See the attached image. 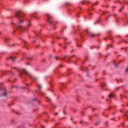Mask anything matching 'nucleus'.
Segmentation results:
<instances>
[{"label": "nucleus", "mask_w": 128, "mask_h": 128, "mask_svg": "<svg viewBox=\"0 0 128 128\" xmlns=\"http://www.w3.org/2000/svg\"><path fill=\"white\" fill-rule=\"evenodd\" d=\"M19 72L20 74V78H22V76H20L21 74H28V76H29L31 78H34L35 80L38 79V78H36V77L34 76L32 74L28 72L26 70L24 69H22L21 71Z\"/></svg>", "instance_id": "f03ea898"}, {"label": "nucleus", "mask_w": 128, "mask_h": 128, "mask_svg": "<svg viewBox=\"0 0 128 128\" xmlns=\"http://www.w3.org/2000/svg\"><path fill=\"white\" fill-rule=\"evenodd\" d=\"M60 38H58V39L59 40Z\"/></svg>", "instance_id": "c03bdc74"}, {"label": "nucleus", "mask_w": 128, "mask_h": 128, "mask_svg": "<svg viewBox=\"0 0 128 128\" xmlns=\"http://www.w3.org/2000/svg\"><path fill=\"white\" fill-rule=\"evenodd\" d=\"M70 120H72V118H70Z\"/></svg>", "instance_id": "72a5a7b5"}, {"label": "nucleus", "mask_w": 128, "mask_h": 128, "mask_svg": "<svg viewBox=\"0 0 128 128\" xmlns=\"http://www.w3.org/2000/svg\"><path fill=\"white\" fill-rule=\"evenodd\" d=\"M82 4H84V2H82Z\"/></svg>", "instance_id": "5701e85b"}, {"label": "nucleus", "mask_w": 128, "mask_h": 128, "mask_svg": "<svg viewBox=\"0 0 128 128\" xmlns=\"http://www.w3.org/2000/svg\"><path fill=\"white\" fill-rule=\"evenodd\" d=\"M62 84L63 86H64V84Z\"/></svg>", "instance_id": "4c0bfd02"}, {"label": "nucleus", "mask_w": 128, "mask_h": 128, "mask_svg": "<svg viewBox=\"0 0 128 128\" xmlns=\"http://www.w3.org/2000/svg\"><path fill=\"white\" fill-rule=\"evenodd\" d=\"M31 16H32V18H34V14H32V15H31Z\"/></svg>", "instance_id": "6ab92c4d"}, {"label": "nucleus", "mask_w": 128, "mask_h": 128, "mask_svg": "<svg viewBox=\"0 0 128 128\" xmlns=\"http://www.w3.org/2000/svg\"><path fill=\"white\" fill-rule=\"evenodd\" d=\"M70 44H72V42H70Z\"/></svg>", "instance_id": "ea45409f"}, {"label": "nucleus", "mask_w": 128, "mask_h": 128, "mask_svg": "<svg viewBox=\"0 0 128 128\" xmlns=\"http://www.w3.org/2000/svg\"><path fill=\"white\" fill-rule=\"evenodd\" d=\"M26 13L22 12L21 10H19L16 14V16L19 18V20L18 24H16L15 26H16V28H21L22 24H24V20H22V18L24 16H25Z\"/></svg>", "instance_id": "f257e3e1"}, {"label": "nucleus", "mask_w": 128, "mask_h": 128, "mask_svg": "<svg viewBox=\"0 0 128 128\" xmlns=\"http://www.w3.org/2000/svg\"><path fill=\"white\" fill-rule=\"evenodd\" d=\"M34 100H36V98H34Z\"/></svg>", "instance_id": "c85d7f7f"}, {"label": "nucleus", "mask_w": 128, "mask_h": 128, "mask_svg": "<svg viewBox=\"0 0 128 128\" xmlns=\"http://www.w3.org/2000/svg\"><path fill=\"white\" fill-rule=\"evenodd\" d=\"M27 64H30L28 63Z\"/></svg>", "instance_id": "e433bc0d"}, {"label": "nucleus", "mask_w": 128, "mask_h": 128, "mask_svg": "<svg viewBox=\"0 0 128 128\" xmlns=\"http://www.w3.org/2000/svg\"><path fill=\"white\" fill-rule=\"evenodd\" d=\"M55 58H56V60H58V56H56V57H55Z\"/></svg>", "instance_id": "ddd939ff"}, {"label": "nucleus", "mask_w": 128, "mask_h": 128, "mask_svg": "<svg viewBox=\"0 0 128 128\" xmlns=\"http://www.w3.org/2000/svg\"><path fill=\"white\" fill-rule=\"evenodd\" d=\"M68 60H70V58H68Z\"/></svg>", "instance_id": "de8ad7c7"}, {"label": "nucleus", "mask_w": 128, "mask_h": 128, "mask_svg": "<svg viewBox=\"0 0 128 128\" xmlns=\"http://www.w3.org/2000/svg\"><path fill=\"white\" fill-rule=\"evenodd\" d=\"M97 22H100V20H97Z\"/></svg>", "instance_id": "bb28decb"}, {"label": "nucleus", "mask_w": 128, "mask_h": 128, "mask_svg": "<svg viewBox=\"0 0 128 128\" xmlns=\"http://www.w3.org/2000/svg\"><path fill=\"white\" fill-rule=\"evenodd\" d=\"M77 46H78V48H80V46H82V45H80V46H78V45L77 44Z\"/></svg>", "instance_id": "a211bd4d"}, {"label": "nucleus", "mask_w": 128, "mask_h": 128, "mask_svg": "<svg viewBox=\"0 0 128 128\" xmlns=\"http://www.w3.org/2000/svg\"><path fill=\"white\" fill-rule=\"evenodd\" d=\"M42 128H44V126H42Z\"/></svg>", "instance_id": "09e8293b"}, {"label": "nucleus", "mask_w": 128, "mask_h": 128, "mask_svg": "<svg viewBox=\"0 0 128 128\" xmlns=\"http://www.w3.org/2000/svg\"><path fill=\"white\" fill-rule=\"evenodd\" d=\"M96 126H97V124H96Z\"/></svg>", "instance_id": "7c9ffc66"}, {"label": "nucleus", "mask_w": 128, "mask_h": 128, "mask_svg": "<svg viewBox=\"0 0 128 128\" xmlns=\"http://www.w3.org/2000/svg\"><path fill=\"white\" fill-rule=\"evenodd\" d=\"M66 4H70H70L68 3V2H66Z\"/></svg>", "instance_id": "dca6fc26"}, {"label": "nucleus", "mask_w": 128, "mask_h": 128, "mask_svg": "<svg viewBox=\"0 0 128 128\" xmlns=\"http://www.w3.org/2000/svg\"><path fill=\"white\" fill-rule=\"evenodd\" d=\"M22 88L24 89V88H26V87H23V88Z\"/></svg>", "instance_id": "393cba45"}, {"label": "nucleus", "mask_w": 128, "mask_h": 128, "mask_svg": "<svg viewBox=\"0 0 128 128\" xmlns=\"http://www.w3.org/2000/svg\"><path fill=\"white\" fill-rule=\"evenodd\" d=\"M124 6L122 7V9H120V10H119V12H122V8H124Z\"/></svg>", "instance_id": "f8f14e48"}, {"label": "nucleus", "mask_w": 128, "mask_h": 128, "mask_svg": "<svg viewBox=\"0 0 128 128\" xmlns=\"http://www.w3.org/2000/svg\"><path fill=\"white\" fill-rule=\"evenodd\" d=\"M58 114V112H56L55 115L56 116V114Z\"/></svg>", "instance_id": "aec40b11"}, {"label": "nucleus", "mask_w": 128, "mask_h": 128, "mask_svg": "<svg viewBox=\"0 0 128 128\" xmlns=\"http://www.w3.org/2000/svg\"><path fill=\"white\" fill-rule=\"evenodd\" d=\"M48 22L50 24H54V22H52V18L50 17V16H48Z\"/></svg>", "instance_id": "20e7f679"}, {"label": "nucleus", "mask_w": 128, "mask_h": 128, "mask_svg": "<svg viewBox=\"0 0 128 128\" xmlns=\"http://www.w3.org/2000/svg\"><path fill=\"white\" fill-rule=\"evenodd\" d=\"M87 76H90V74H87Z\"/></svg>", "instance_id": "b1692460"}, {"label": "nucleus", "mask_w": 128, "mask_h": 128, "mask_svg": "<svg viewBox=\"0 0 128 128\" xmlns=\"http://www.w3.org/2000/svg\"><path fill=\"white\" fill-rule=\"evenodd\" d=\"M38 88L40 90H42V86L38 85Z\"/></svg>", "instance_id": "6e6552de"}, {"label": "nucleus", "mask_w": 128, "mask_h": 128, "mask_svg": "<svg viewBox=\"0 0 128 128\" xmlns=\"http://www.w3.org/2000/svg\"><path fill=\"white\" fill-rule=\"evenodd\" d=\"M114 97V95H112V94H110L109 95V98H112Z\"/></svg>", "instance_id": "9d476101"}, {"label": "nucleus", "mask_w": 128, "mask_h": 128, "mask_svg": "<svg viewBox=\"0 0 128 128\" xmlns=\"http://www.w3.org/2000/svg\"><path fill=\"white\" fill-rule=\"evenodd\" d=\"M28 26H31V24H30V20H28Z\"/></svg>", "instance_id": "1a4fd4ad"}, {"label": "nucleus", "mask_w": 128, "mask_h": 128, "mask_svg": "<svg viewBox=\"0 0 128 128\" xmlns=\"http://www.w3.org/2000/svg\"><path fill=\"white\" fill-rule=\"evenodd\" d=\"M91 50H92V48L91 47Z\"/></svg>", "instance_id": "f704fd0d"}, {"label": "nucleus", "mask_w": 128, "mask_h": 128, "mask_svg": "<svg viewBox=\"0 0 128 128\" xmlns=\"http://www.w3.org/2000/svg\"><path fill=\"white\" fill-rule=\"evenodd\" d=\"M74 56H72L71 58H73Z\"/></svg>", "instance_id": "473e14b6"}, {"label": "nucleus", "mask_w": 128, "mask_h": 128, "mask_svg": "<svg viewBox=\"0 0 128 128\" xmlns=\"http://www.w3.org/2000/svg\"><path fill=\"white\" fill-rule=\"evenodd\" d=\"M21 30H22V32H26L28 30V28L26 27H22L21 28Z\"/></svg>", "instance_id": "423d86ee"}, {"label": "nucleus", "mask_w": 128, "mask_h": 128, "mask_svg": "<svg viewBox=\"0 0 128 128\" xmlns=\"http://www.w3.org/2000/svg\"><path fill=\"white\" fill-rule=\"evenodd\" d=\"M126 72H128V68H126Z\"/></svg>", "instance_id": "f3484780"}, {"label": "nucleus", "mask_w": 128, "mask_h": 128, "mask_svg": "<svg viewBox=\"0 0 128 128\" xmlns=\"http://www.w3.org/2000/svg\"><path fill=\"white\" fill-rule=\"evenodd\" d=\"M126 36H128V35H127Z\"/></svg>", "instance_id": "a18cd8bd"}, {"label": "nucleus", "mask_w": 128, "mask_h": 128, "mask_svg": "<svg viewBox=\"0 0 128 128\" xmlns=\"http://www.w3.org/2000/svg\"><path fill=\"white\" fill-rule=\"evenodd\" d=\"M97 35L98 36H100V34L99 33V34H97Z\"/></svg>", "instance_id": "412c9836"}, {"label": "nucleus", "mask_w": 128, "mask_h": 128, "mask_svg": "<svg viewBox=\"0 0 128 128\" xmlns=\"http://www.w3.org/2000/svg\"><path fill=\"white\" fill-rule=\"evenodd\" d=\"M86 32H87L88 36H91L92 38H94V36H96V34H94L92 33V32H88V30H86Z\"/></svg>", "instance_id": "39448f33"}, {"label": "nucleus", "mask_w": 128, "mask_h": 128, "mask_svg": "<svg viewBox=\"0 0 128 128\" xmlns=\"http://www.w3.org/2000/svg\"><path fill=\"white\" fill-rule=\"evenodd\" d=\"M62 60H64V58H62Z\"/></svg>", "instance_id": "79ce46f5"}, {"label": "nucleus", "mask_w": 128, "mask_h": 128, "mask_svg": "<svg viewBox=\"0 0 128 128\" xmlns=\"http://www.w3.org/2000/svg\"><path fill=\"white\" fill-rule=\"evenodd\" d=\"M114 65L116 66V68H118V64H116L114 63Z\"/></svg>", "instance_id": "9b49d317"}, {"label": "nucleus", "mask_w": 128, "mask_h": 128, "mask_svg": "<svg viewBox=\"0 0 128 128\" xmlns=\"http://www.w3.org/2000/svg\"><path fill=\"white\" fill-rule=\"evenodd\" d=\"M86 58H87V59H88V57H87V56H86Z\"/></svg>", "instance_id": "c9c22d12"}, {"label": "nucleus", "mask_w": 128, "mask_h": 128, "mask_svg": "<svg viewBox=\"0 0 128 128\" xmlns=\"http://www.w3.org/2000/svg\"><path fill=\"white\" fill-rule=\"evenodd\" d=\"M24 44H26V41H24Z\"/></svg>", "instance_id": "4be33fe9"}, {"label": "nucleus", "mask_w": 128, "mask_h": 128, "mask_svg": "<svg viewBox=\"0 0 128 128\" xmlns=\"http://www.w3.org/2000/svg\"><path fill=\"white\" fill-rule=\"evenodd\" d=\"M125 116H127V118H128V114H125Z\"/></svg>", "instance_id": "2eb2a0df"}, {"label": "nucleus", "mask_w": 128, "mask_h": 128, "mask_svg": "<svg viewBox=\"0 0 128 128\" xmlns=\"http://www.w3.org/2000/svg\"><path fill=\"white\" fill-rule=\"evenodd\" d=\"M14 88H18V86H15Z\"/></svg>", "instance_id": "cd10ccee"}, {"label": "nucleus", "mask_w": 128, "mask_h": 128, "mask_svg": "<svg viewBox=\"0 0 128 128\" xmlns=\"http://www.w3.org/2000/svg\"><path fill=\"white\" fill-rule=\"evenodd\" d=\"M12 46H14V44H13V45H12Z\"/></svg>", "instance_id": "a19ab883"}, {"label": "nucleus", "mask_w": 128, "mask_h": 128, "mask_svg": "<svg viewBox=\"0 0 128 128\" xmlns=\"http://www.w3.org/2000/svg\"><path fill=\"white\" fill-rule=\"evenodd\" d=\"M47 100H48V102H50V98H47Z\"/></svg>", "instance_id": "4468645a"}, {"label": "nucleus", "mask_w": 128, "mask_h": 128, "mask_svg": "<svg viewBox=\"0 0 128 128\" xmlns=\"http://www.w3.org/2000/svg\"><path fill=\"white\" fill-rule=\"evenodd\" d=\"M64 114H66V113L64 112Z\"/></svg>", "instance_id": "37998d69"}, {"label": "nucleus", "mask_w": 128, "mask_h": 128, "mask_svg": "<svg viewBox=\"0 0 128 128\" xmlns=\"http://www.w3.org/2000/svg\"><path fill=\"white\" fill-rule=\"evenodd\" d=\"M10 58L12 60L13 62H16V56H10Z\"/></svg>", "instance_id": "0eeeda50"}, {"label": "nucleus", "mask_w": 128, "mask_h": 128, "mask_svg": "<svg viewBox=\"0 0 128 128\" xmlns=\"http://www.w3.org/2000/svg\"><path fill=\"white\" fill-rule=\"evenodd\" d=\"M82 121H81V122H80V124H82Z\"/></svg>", "instance_id": "c756f323"}, {"label": "nucleus", "mask_w": 128, "mask_h": 128, "mask_svg": "<svg viewBox=\"0 0 128 128\" xmlns=\"http://www.w3.org/2000/svg\"><path fill=\"white\" fill-rule=\"evenodd\" d=\"M0 96L2 98H6L8 96V92H6V90H4L3 94L0 95Z\"/></svg>", "instance_id": "7ed1b4c3"}, {"label": "nucleus", "mask_w": 128, "mask_h": 128, "mask_svg": "<svg viewBox=\"0 0 128 128\" xmlns=\"http://www.w3.org/2000/svg\"><path fill=\"white\" fill-rule=\"evenodd\" d=\"M113 8H115L114 6Z\"/></svg>", "instance_id": "49530a36"}, {"label": "nucleus", "mask_w": 128, "mask_h": 128, "mask_svg": "<svg viewBox=\"0 0 128 128\" xmlns=\"http://www.w3.org/2000/svg\"><path fill=\"white\" fill-rule=\"evenodd\" d=\"M108 46H110V48H112V45H108Z\"/></svg>", "instance_id": "a878e982"}, {"label": "nucleus", "mask_w": 128, "mask_h": 128, "mask_svg": "<svg viewBox=\"0 0 128 128\" xmlns=\"http://www.w3.org/2000/svg\"><path fill=\"white\" fill-rule=\"evenodd\" d=\"M72 52H74V50H72Z\"/></svg>", "instance_id": "2f4dec72"}, {"label": "nucleus", "mask_w": 128, "mask_h": 128, "mask_svg": "<svg viewBox=\"0 0 128 128\" xmlns=\"http://www.w3.org/2000/svg\"><path fill=\"white\" fill-rule=\"evenodd\" d=\"M106 8H108V6H107Z\"/></svg>", "instance_id": "58836bf2"}]
</instances>
